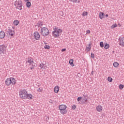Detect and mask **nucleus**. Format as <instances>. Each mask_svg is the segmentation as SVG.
<instances>
[{
  "instance_id": "1",
  "label": "nucleus",
  "mask_w": 124,
  "mask_h": 124,
  "mask_svg": "<svg viewBox=\"0 0 124 124\" xmlns=\"http://www.w3.org/2000/svg\"><path fill=\"white\" fill-rule=\"evenodd\" d=\"M19 96L22 99H32V95L28 94V92L25 89H23L19 91Z\"/></svg>"
},
{
  "instance_id": "2",
  "label": "nucleus",
  "mask_w": 124,
  "mask_h": 124,
  "mask_svg": "<svg viewBox=\"0 0 124 124\" xmlns=\"http://www.w3.org/2000/svg\"><path fill=\"white\" fill-rule=\"evenodd\" d=\"M55 31L52 32V35L54 37L57 38L59 37L62 32V30L61 29H58V28L55 29Z\"/></svg>"
},
{
  "instance_id": "3",
  "label": "nucleus",
  "mask_w": 124,
  "mask_h": 124,
  "mask_svg": "<svg viewBox=\"0 0 124 124\" xmlns=\"http://www.w3.org/2000/svg\"><path fill=\"white\" fill-rule=\"evenodd\" d=\"M49 30L46 27H43L41 30V33L43 36H47L49 35Z\"/></svg>"
},
{
  "instance_id": "4",
  "label": "nucleus",
  "mask_w": 124,
  "mask_h": 124,
  "mask_svg": "<svg viewBox=\"0 0 124 124\" xmlns=\"http://www.w3.org/2000/svg\"><path fill=\"white\" fill-rule=\"evenodd\" d=\"M15 5L17 9L19 10H22V1L21 0H16L15 2Z\"/></svg>"
},
{
  "instance_id": "5",
  "label": "nucleus",
  "mask_w": 124,
  "mask_h": 124,
  "mask_svg": "<svg viewBox=\"0 0 124 124\" xmlns=\"http://www.w3.org/2000/svg\"><path fill=\"white\" fill-rule=\"evenodd\" d=\"M6 47L3 45H0V55L4 54Z\"/></svg>"
},
{
  "instance_id": "6",
  "label": "nucleus",
  "mask_w": 124,
  "mask_h": 124,
  "mask_svg": "<svg viewBox=\"0 0 124 124\" xmlns=\"http://www.w3.org/2000/svg\"><path fill=\"white\" fill-rule=\"evenodd\" d=\"M7 35H11V36H13L14 35V31L11 29H8L7 31Z\"/></svg>"
},
{
  "instance_id": "7",
  "label": "nucleus",
  "mask_w": 124,
  "mask_h": 124,
  "mask_svg": "<svg viewBox=\"0 0 124 124\" xmlns=\"http://www.w3.org/2000/svg\"><path fill=\"white\" fill-rule=\"evenodd\" d=\"M34 36L36 40H38L40 38V35L39 34V33H38V32L37 31H35L34 33Z\"/></svg>"
},
{
  "instance_id": "8",
  "label": "nucleus",
  "mask_w": 124,
  "mask_h": 124,
  "mask_svg": "<svg viewBox=\"0 0 124 124\" xmlns=\"http://www.w3.org/2000/svg\"><path fill=\"white\" fill-rule=\"evenodd\" d=\"M5 84L6 86H10L11 85V78H7L5 80Z\"/></svg>"
},
{
  "instance_id": "9",
  "label": "nucleus",
  "mask_w": 124,
  "mask_h": 124,
  "mask_svg": "<svg viewBox=\"0 0 124 124\" xmlns=\"http://www.w3.org/2000/svg\"><path fill=\"white\" fill-rule=\"evenodd\" d=\"M119 41H120L119 45L120 46H123V47H124V37L122 38H120Z\"/></svg>"
},
{
  "instance_id": "10",
  "label": "nucleus",
  "mask_w": 124,
  "mask_h": 124,
  "mask_svg": "<svg viewBox=\"0 0 124 124\" xmlns=\"http://www.w3.org/2000/svg\"><path fill=\"white\" fill-rule=\"evenodd\" d=\"M59 108V110H65L66 109V106L65 105H60Z\"/></svg>"
},
{
  "instance_id": "11",
  "label": "nucleus",
  "mask_w": 124,
  "mask_h": 124,
  "mask_svg": "<svg viewBox=\"0 0 124 124\" xmlns=\"http://www.w3.org/2000/svg\"><path fill=\"white\" fill-rule=\"evenodd\" d=\"M11 84L13 85V86H15V84H16V80L14 78H11Z\"/></svg>"
},
{
  "instance_id": "12",
  "label": "nucleus",
  "mask_w": 124,
  "mask_h": 124,
  "mask_svg": "<svg viewBox=\"0 0 124 124\" xmlns=\"http://www.w3.org/2000/svg\"><path fill=\"white\" fill-rule=\"evenodd\" d=\"M4 36H5V33L3 31H1L0 32V38L2 39V38H4Z\"/></svg>"
},
{
  "instance_id": "13",
  "label": "nucleus",
  "mask_w": 124,
  "mask_h": 124,
  "mask_svg": "<svg viewBox=\"0 0 124 124\" xmlns=\"http://www.w3.org/2000/svg\"><path fill=\"white\" fill-rule=\"evenodd\" d=\"M40 67L41 68H43V69H46L47 68V65L42 63L40 64Z\"/></svg>"
},
{
  "instance_id": "14",
  "label": "nucleus",
  "mask_w": 124,
  "mask_h": 124,
  "mask_svg": "<svg viewBox=\"0 0 124 124\" xmlns=\"http://www.w3.org/2000/svg\"><path fill=\"white\" fill-rule=\"evenodd\" d=\"M59 89L60 87H59V86H55V87L54 88V92L56 93H59Z\"/></svg>"
},
{
  "instance_id": "15",
  "label": "nucleus",
  "mask_w": 124,
  "mask_h": 124,
  "mask_svg": "<svg viewBox=\"0 0 124 124\" xmlns=\"http://www.w3.org/2000/svg\"><path fill=\"white\" fill-rule=\"evenodd\" d=\"M96 109L98 112H101V111H102V107L101 106H98L96 107Z\"/></svg>"
},
{
  "instance_id": "16",
  "label": "nucleus",
  "mask_w": 124,
  "mask_h": 124,
  "mask_svg": "<svg viewBox=\"0 0 124 124\" xmlns=\"http://www.w3.org/2000/svg\"><path fill=\"white\" fill-rule=\"evenodd\" d=\"M28 63L31 64L32 62H33V59L31 58H28Z\"/></svg>"
},
{
  "instance_id": "17",
  "label": "nucleus",
  "mask_w": 124,
  "mask_h": 124,
  "mask_svg": "<svg viewBox=\"0 0 124 124\" xmlns=\"http://www.w3.org/2000/svg\"><path fill=\"white\" fill-rule=\"evenodd\" d=\"M91 45H92V43L89 44L88 45V46H86L87 52H89V51H91Z\"/></svg>"
},
{
  "instance_id": "18",
  "label": "nucleus",
  "mask_w": 124,
  "mask_h": 124,
  "mask_svg": "<svg viewBox=\"0 0 124 124\" xmlns=\"http://www.w3.org/2000/svg\"><path fill=\"white\" fill-rule=\"evenodd\" d=\"M67 112V111L66 110V109L60 110V113H61V114H66Z\"/></svg>"
},
{
  "instance_id": "19",
  "label": "nucleus",
  "mask_w": 124,
  "mask_h": 124,
  "mask_svg": "<svg viewBox=\"0 0 124 124\" xmlns=\"http://www.w3.org/2000/svg\"><path fill=\"white\" fill-rule=\"evenodd\" d=\"M104 16V13L103 12H100L99 14V18L100 19H103L104 17L103 16Z\"/></svg>"
},
{
  "instance_id": "20",
  "label": "nucleus",
  "mask_w": 124,
  "mask_h": 124,
  "mask_svg": "<svg viewBox=\"0 0 124 124\" xmlns=\"http://www.w3.org/2000/svg\"><path fill=\"white\" fill-rule=\"evenodd\" d=\"M31 3L30 1H28L26 3V6L28 8H30L31 7Z\"/></svg>"
},
{
  "instance_id": "21",
  "label": "nucleus",
  "mask_w": 124,
  "mask_h": 124,
  "mask_svg": "<svg viewBox=\"0 0 124 124\" xmlns=\"http://www.w3.org/2000/svg\"><path fill=\"white\" fill-rule=\"evenodd\" d=\"M73 62H74V61L73 59L70 60V61L69 62L70 65H71V66H74V63H73Z\"/></svg>"
},
{
  "instance_id": "22",
  "label": "nucleus",
  "mask_w": 124,
  "mask_h": 124,
  "mask_svg": "<svg viewBox=\"0 0 124 124\" xmlns=\"http://www.w3.org/2000/svg\"><path fill=\"white\" fill-rule=\"evenodd\" d=\"M88 101V99L86 98V97H84L83 98L81 99V102L82 103H85V102H87Z\"/></svg>"
},
{
  "instance_id": "23",
  "label": "nucleus",
  "mask_w": 124,
  "mask_h": 124,
  "mask_svg": "<svg viewBox=\"0 0 124 124\" xmlns=\"http://www.w3.org/2000/svg\"><path fill=\"white\" fill-rule=\"evenodd\" d=\"M109 47H110V46L109 45V44H107V43H106L105 44V46H104L105 49H108L109 48Z\"/></svg>"
},
{
  "instance_id": "24",
  "label": "nucleus",
  "mask_w": 124,
  "mask_h": 124,
  "mask_svg": "<svg viewBox=\"0 0 124 124\" xmlns=\"http://www.w3.org/2000/svg\"><path fill=\"white\" fill-rule=\"evenodd\" d=\"M14 25H15V26H18V25H19V21L15 20L14 21Z\"/></svg>"
},
{
  "instance_id": "25",
  "label": "nucleus",
  "mask_w": 124,
  "mask_h": 124,
  "mask_svg": "<svg viewBox=\"0 0 124 124\" xmlns=\"http://www.w3.org/2000/svg\"><path fill=\"white\" fill-rule=\"evenodd\" d=\"M113 66H114V67H118V66L119 65V63H118L117 62H114L113 64Z\"/></svg>"
},
{
  "instance_id": "26",
  "label": "nucleus",
  "mask_w": 124,
  "mask_h": 124,
  "mask_svg": "<svg viewBox=\"0 0 124 124\" xmlns=\"http://www.w3.org/2000/svg\"><path fill=\"white\" fill-rule=\"evenodd\" d=\"M117 27H118V25L115 23L111 26V29H115V28H117Z\"/></svg>"
},
{
  "instance_id": "27",
  "label": "nucleus",
  "mask_w": 124,
  "mask_h": 124,
  "mask_svg": "<svg viewBox=\"0 0 124 124\" xmlns=\"http://www.w3.org/2000/svg\"><path fill=\"white\" fill-rule=\"evenodd\" d=\"M42 26H43V22H39L38 23V27H42Z\"/></svg>"
},
{
  "instance_id": "28",
  "label": "nucleus",
  "mask_w": 124,
  "mask_h": 124,
  "mask_svg": "<svg viewBox=\"0 0 124 124\" xmlns=\"http://www.w3.org/2000/svg\"><path fill=\"white\" fill-rule=\"evenodd\" d=\"M100 46L101 48H103V47H104V44L103 43V42H100Z\"/></svg>"
},
{
  "instance_id": "29",
  "label": "nucleus",
  "mask_w": 124,
  "mask_h": 124,
  "mask_svg": "<svg viewBox=\"0 0 124 124\" xmlns=\"http://www.w3.org/2000/svg\"><path fill=\"white\" fill-rule=\"evenodd\" d=\"M108 82H112V81H113V78H112L108 77Z\"/></svg>"
},
{
  "instance_id": "30",
  "label": "nucleus",
  "mask_w": 124,
  "mask_h": 124,
  "mask_svg": "<svg viewBox=\"0 0 124 124\" xmlns=\"http://www.w3.org/2000/svg\"><path fill=\"white\" fill-rule=\"evenodd\" d=\"M124 85L120 84L119 85V89H120V90H123V89H124Z\"/></svg>"
},
{
  "instance_id": "31",
  "label": "nucleus",
  "mask_w": 124,
  "mask_h": 124,
  "mask_svg": "<svg viewBox=\"0 0 124 124\" xmlns=\"http://www.w3.org/2000/svg\"><path fill=\"white\" fill-rule=\"evenodd\" d=\"M45 49H50V46L48 45H46L44 46Z\"/></svg>"
},
{
  "instance_id": "32",
  "label": "nucleus",
  "mask_w": 124,
  "mask_h": 124,
  "mask_svg": "<svg viewBox=\"0 0 124 124\" xmlns=\"http://www.w3.org/2000/svg\"><path fill=\"white\" fill-rule=\"evenodd\" d=\"M86 15H88V12H83L82 13L83 16H86Z\"/></svg>"
},
{
  "instance_id": "33",
  "label": "nucleus",
  "mask_w": 124,
  "mask_h": 124,
  "mask_svg": "<svg viewBox=\"0 0 124 124\" xmlns=\"http://www.w3.org/2000/svg\"><path fill=\"white\" fill-rule=\"evenodd\" d=\"M91 58H92V59H94V54L93 53H91Z\"/></svg>"
},
{
  "instance_id": "34",
  "label": "nucleus",
  "mask_w": 124,
  "mask_h": 124,
  "mask_svg": "<svg viewBox=\"0 0 124 124\" xmlns=\"http://www.w3.org/2000/svg\"><path fill=\"white\" fill-rule=\"evenodd\" d=\"M31 64H32V66H37V64H36L35 63H34V62H32L31 63Z\"/></svg>"
},
{
  "instance_id": "35",
  "label": "nucleus",
  "mask_w": 124,
  "mask_h": 124,
  "mask_svg": "<svg viewBox=\"0 0 124 124\" xmlns=\"http://www.w3.org/2000/svg\"><path fill=\"white\" fill-rule=\"evenodd\" d=\"M72 109H73V110H75V109H76V106L75 105H74L72 106Z\"/></svg>"
},
{
  "instance_id": "36",
  "label": "nucleus",
  "mask_w": 124,
  "mask_h": 124,
  "mask_svg": "<svg viewBox=\"0 0 124 124\" xmlns=\"http://www.w3.org/2000/svg\"><path fill=\"white\" fill-rule=\"evenodd\" d=\"M82 97H78L77 99L78 101H80V100H81Z\"/></svg>"
},
{
  "instance_id": "37",
  "label": "nucleus",
  "mask_w": 124,
  "mask_h": 124,
  "mask_svg": "<svg viewBox=\"0 0 124 124\" xmlns=\"http://www.w3.org/2000/svg\"><path fill=\"white\" fill-rule=\"evenodd\" d=\"M66 51V48H63L62 49V52H65Z\"/></svg>"
},
{
  "instance_id": "38",
  "label": "nucleus",
  "mask_w": 124,
  "mask_h": 124,
  "mask_svg": "<svg viewBox=\"0 0 124 124\" xmlns=\"http://www.w3.org/2000/svg\"><path fill=\"white\" fill-rule=\"evenodd\" d=\"M37 91H38V92H42V89H41L40 88H38Z\"/></svg>"
},
{
  "instance_id": "39",
  "label": "nucleus",
  "mask_w": 124,
  "mask_h": 124,
  "mask_svg": "<svg viewBox=\"0 0 124 124\" xmlns=\"http://www.w3.org/2000/svg\"><path fill=\"white\" fill-rule=\"evenodd\" d=\"M60 15H61V16H63V12H62V11H61Z\"/></svg>"
},
{
  "instance_id": "40",
  "label": "nucleus",
  "mask_w": 124,
  "mask_h": 124,
  "mask_svg": "<svg viewBox=\"0 0 124 124\" xmlns=\"http://www.w3.org/2000/svg\"><path fill=\"white\" fill-rule=\"evenodd\" d=\"M86 32H87V33H91V31L90 30H87L86 31Z\"/></svg>"
},
{
  "instance_id": "41",
  "label": "nucleus",
  "mask_w": 124,
  "mask_h": 124,
  "mask_svg": "<svg viewBox=\"0 0 124 124\" xmlns=\"http://www.w3.org/2000/svg\"><path fill=\"white\" fill-rule=\"evenodd\" d=\"M70 1H73V2H74V1H77V0H70Z\"/></svg>"
},
{
  "instance_id": "42",
  "label": "nucleus",
  "mask_w": 124,
  "mask_h": 124,
  "mask_svg": "<svg viewBox=\"0 0 124 124\" xmlns=\"http://www.w3.org/2000/svg\"><path fill=\"white\" fill-rule=\"evenodd\" d=\"M34 66H32L31 67V70H32V69H34Z\"/></svg>"
},
{
  "instance_id": "43",
  "label": "nucleus",
  "mask_w": 124,
  "mask_h": 124,
  "mask_svg": "<svg viewBox=\"0 0 124 124\" xmlns=\"http://www.w3.org/2000/svg\"><path fill=\"white\" fill-rule=\"evenodd\" d=\"M105 17H106V18H107V17H108V14L106 15Z\"/></svg>"
},
{
  "instance_id": "44",
  "label": "nucleus",
  "mask_w": 124,
  "mask_h": 124,
  "mask_svg": "<svg viewBox=\"0 0 124 124\" xmlns=\"http://www.w3.org/2000/svg\"><path fill=\"white\" fill-rule=\"evenodd\" d=\"M91 74H92V75H93V71H92Z\"/></svg>"
},
{
  "instance_id": "45",
  "label": "nucleus",
  "mask_w": 124,
  "mask_h": 124,
  "mask_svg": "<svg viewBox=\"0 0 124 124\" xmlns=\"http://www.w3.org/2000/svg\"><path fill=\"white\" fill-rule=\"evenodd\" d=\"M25 0V1H30V0Z\"/></svg>"
},
{
  "instance_id": "46",
  "label": "nucleus",
  "mask_w": 124,
  "mask_h": 124,
  "mask_svg": "<svg viewBox=\"0 0 124 124\" xmlns=\"http://www.w3.org/2000/svg\"><path fill=\"white\" fill-rule=\"evenodd\" d=\"M118 26H119V27H121V24L119 23V24H118Z\"/></svg>"
},
{
  "instance_id": "47",
  "label": "nucleus",
  "mask_w": 124,
  "mask_h": 124,
  "mask_svg": "<svg viewBox=\"0 0 124 124\" xmlns=\"http://www.w3.org/2000/svg\"><path fill=\"white\" fill-rule=\"evenodd\" d=\"M78 74L79 75V74H80V73H78Z\"/></svg>"
}]
</instances>
